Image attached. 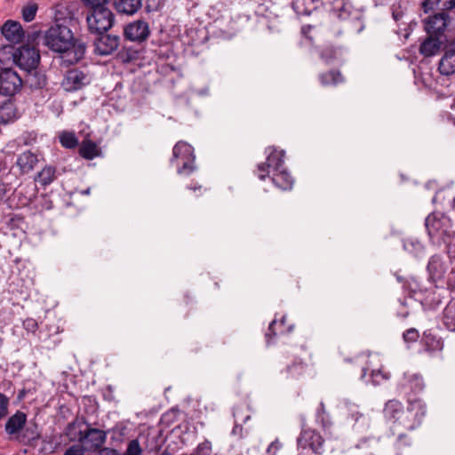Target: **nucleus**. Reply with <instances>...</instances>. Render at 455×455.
Returning <instances> with one entry per match:
<instances>
[{"label":"nucleus","mask_w":455,"mask_h":455,"mask_svg":"<svg viewBox=\"0 0 455 455\" xmlns=\"http://www.w3.org/2000/svg\"><path fill=\"white\" fill-rule=\"evenodd\" d=\"M66 20L51 26L43 36V44L51 51L61 54L64 62L68 65L77 63L85 54L86 44L81 39L76 38Z\"/></svg>","instance_id":"obj_1"},{"label":"nucleus","mask_w":455,"mask_h":455,"mask_svg":"<svg viewBox=\"0 0 455 455\" xmlns=\"http://www.w3.org/2000/svg\"><path fill=\"white\" fill-rule=\"evenodd\" d=\"M407 407L397 399L388 400L383 408L384 418L393 424L394 427H401L411 431L419 427L427 414L425 403L419 398L409 396Z\"/></svg>","instance_id":"obj_2"},{"label":"nucleus","mask_w":455,"mask_h":455,"mask_svg":"<svg viewBox=\"0 0 455 455\" xmlns=\"http://www.w3.org/2000/svg\"><path fill=\"white\" fill-rule=\"evenodd\" d=\"M331 17L330 31L334 36L342 33L359 34L364 28L363 12L354 8L347 0H333Z\"/></svg>","instance_id":"obj_3"},{"label":"nucleus","mask_w":455,"mask_h":455,"mask_svg":"<svg viewBox=\"0 0 455 455\" xmlns=\"http://www.w3.org/2000/svg\"><path fill=\"white\" fill-rule=\"evenodd\" d=\"M425 227L432 243H446L455 234V223L446 214L432 212L425 220Z\"/></svg>","instance_id":"obj_4"},{"label":"nucleus","mask_w":455,"mask_h":455,"mask_svg":"<svg viewBox=\"0 0 455 455\" xmlns=\"http://www.w3.org/2000/svg\"><path fill=\"white\" fill-rule=\"evenodd\" d=\"M40 37L39 31L28 34L26 44L17 48L14 63L23 71L36 69L40 61L39 51L36 48V40Z\"/></svg>","instance_id":"obj_5"},{"label":"nucleus","mask_w":455,"mask_h":455,"mask_svg":"<svg viewBox=\"0 0 455 455\" xmlns=\"http://www.w3.org/2000/svg\"><path fill=\"white\" fill-rule=\"evenodd\" d=\"M86 22L90 34L108 32L115 22V14L109 8L88 11Z\"/></svg>","instance_id":"obj_6"},{"label":"nucleus","mask_w":455,"mask_h":455,"mask_svg":"<svg viewBox=\"0 0 455 455\" xmlns=\"http://www.w3.org/2000/svg\"><path fill=\"white\" fill-rule=\"evenodd\" d=\"M195 160L194 148L191 145L182 140L175 144L172 162L176 164L178 169L193 171L196 168Z\"/></svg>","instance_id":"obj_7"},{"label":"nucleus","mask_w":455,"mask_h":455,"mask_svg":"<svg viewBox=\"0 0 455 455\" xmlns=\"http://www.w3.org/2000/svg\"><path fill=\"white\" fill-rule=\"evenodd\" d=\"M448 295L449 292L443 283H430V286L424 290V295L419 300L426 307L435 309L448 298Z\"/></svg>","instance_id":"obj_8"},{"label":"nucleus","mask_w":455,"mask_h":455,"mask_svg":"<svg viewBox=\"0 0 455 455\" xmlns=\"http://www.w3.org/2000/svg\"><path fill=\"white\" fill-rule=\"evenodd\" d=\"M94 51L99 55H108L117 50L120 45V36L108 32L93 33Z\"/></svg>","instance_id":"obj_9"},{"label":"nucleus","mask_w":455,"mask_h":455,"mask_svg":"<svg viewBox=\"0 0 455 455\" xmlns=\"http://www.w3.org/2000/svg\"><path fill=\"white\" fill-rule=\"evenodd\" d=\"M107 432L99 428L92 427L89 424L84 427L82 439H79L80 445H83L87 451L95 452L102 448L106 442Z\"/></svg>","instance_id":"obj_10"},{"label":"nucleus","mask_w":455,"mask_h":455,"mask_svg":"<svg viewBox=\"0 0 455 455\" xmlns=\"http://www.w3.org/2000/svg\"><path fill=\"white\" fill-rule=\"evenodd\" d=\"M0 93L13 95L19 92L23 84V78L11 68H5L0 73Z\"/></svg>","instance_id":"obj_11"},{"label":"nucleus","mask_w":455,"mask_h":455,"mask_svg":"<svg viewBox=\"0 0 455 455\" xmlns=\"http://www.w3.org/2000/svg\"><path fill=\"white\" fill-rule=\"evenodd\" d=\"M90 84L88 74L78 68H72L66 72L61 82L67 92H75Z\"/></svg>","instance_id":"obj_12"},{"label":"nucleus","mask_w":455,"mask_h":455,"mask_svg":"<svg viewBox=\"0 0 455 455\" xmlns=\"http://www.w3.org/2000/svg\"><path fill=\"white\" fill-rule=\"evenodd\" d=\"M150 35L148 22L138 20L127 24L124 28V36L126 40L137 43L147 41Z\"/></svg>","instance_id":"obj_13"},{"label":"nucleus","mask_w":455,"mask_h":455,"mask_svg":"<svg viewBox=\"0 0 455 455\" xmlns=\"http://www.w3.org/2000/svg\"><path fill=\"white\" fill-rule=\"evenodd\" d=\"M324 440L319 433L313 429L302 430L297 439L298 447L300 449H311L315 453H322Z\"/></svg>","instance_id":"obj_14"},{"label":"nucleus","mask_w":455,"mask_h":455,"mask_svg":"<svg viewBox=\"0 0 455 455\" xmlns=\"http://www.w3.org/2000/svg\"><path fill=\"white\" fill-rule=\"evenodd\" d=\"M401 387L404 393L407 401L409 396L416 398L415 395L421 393L425 388V383L421 375L417 373L405 372Z\"/></svg>","instance_id":"obj_15"},{"label":"nucleus","mask_w":455,"mask_h":455,"mask_svg":"<svg viewBox=\"0 0 455 455\" xmlns=\"http://www.w3.org/2000/svg\"><path fill=\"white\" fill-rule=\"evenodd\" d=\"M430 283H443L446 266L441 255L431 256L427 266Z\"/></svg>","instance_id":"obj_16"},{"label":"nucleus","mask_w":455,"mask_h":455,"mask_svg":"<svg viewBox=\"0 0 455 455\" xmlns=\"http://www.w3.org/2000/svg\"><path fill=\"white\" fill-rule=\"evenodd\" d=\"M41 438V432L39 426L35 420L26 423L24 428L20 431L19 435L13 437L14 440L23 445L35 448L37 441Z\"/></svg>","instance_id":"obj_17"},{"label":"nucleus","mask_w":455,"mask_h":455,"mask_svg":"<svg viewBox=\"0 0 455 455\" xmlns=\"http://www.w3.org/2000/svg\"><path fill=\"white\" fill-rule=\"evenodd\" d=\"M449 23V14L444 12H438L425 20V29L430 35L438 36L446 30Z\"/></svg>","instance_id":"obj_18"},{"label":"nucleus","mask_w":455,"mask_h":455,"mask_svg":"<svg viewBox=\"0 0 455 455\" xmlns=\"http://www.w3.org/2000/svg\"><path fill=\"white\" fill-rule=\"evenodd\" d=\"M1 33L12 44H18L25 38V32L20 22L7 20L1 27Z\"/></svg>","instance_id":"obj_19"},{"label":"nucleus","mask_w":455,"mask_h":455,"mask_svg":"<svg viewBox=\"0 0 455 455\" xmlns=\"http://www.w3.org/2000/svg\"><path fill=\"white\" fill-rule=\"evenodd\" d=\"M26 423L27 414L23 411H17L12 416H11L4 426L5 432L11 435L10 439H13V437L19 435Z\"/></svg>","instance_id":"obj_20"},{"label":"nucleus","mask_w":455,"mask_h":455,"mask_svg":"<svg viewBox=\"0 0 455 455\" xmlns=\"http://www.w3.org/2000/svg\"><path fill=\"white\" fill-rule=\"evenodd\" d=\"M87 424L84 417L76 416L72 422L67 425L64 434L70 442H79V439H82Z\"/></svg>","instance_id":"obj_21"},{"label":"nucleus","mask_w":455,"mask_h":455,"mask_svg":"<svg viewBox=\"0 0 455 455\" xmlns=\"http://www.w3.org/2000/svg\"><path fill=\"white\" fill-rule=\"evenodd\" d=\"M438 69L443 76H451L455 74V46L453 43L442 56Z\"/></svg>","instance_id":"obj_22"},{"label":"nucleus","mask_w":455,"mask_h":455,"mask_svg":"<svg viewBox=\"0 0 455 455\" xmlns=\"http://www.w3.org/2000/svg\"><path fill=\"white\" fill-rule=\"evenodd\" d=\"M265 154V165L267 169H272V171H278L280 168H282L285 156L283 150H278L275 148L269 147L266 149Z\"/></svg>","instance_id":"obj_23"},{"label":"nucleus","mask_w":455,"mask_h":455,"mask_svg":"<svg viewBox=\"0 0 455 455\" xmlns=\"http://www.w3.org/2000/svg\"><path fill=\"white\" fill-rule=\"evenodd\" d=\"M293 331L292 324H286V315H283L280 318H275L269 324L268 331L266 337L268 339L271 336L289 334Z\"/></svg>","instance_id":"obj_24"},{"label":"nucleus","mask_w":455,"mask_h":455,"mask_svg":"<svg viewBox=\"0 0 455 455\" xmlns=\"http://www.w3.org/2000/svg\"><path fill=\"white\" fill-rule=\"evenodd\" d=\"M25 76L23 83L28 84L31 89H42L47 84V79L44 74L36 69L24 71Z\"/></svg>","instance_id":"obj_25"},{"label":"nucleus","mask_w":455,"mask_h":455,"mask_svg":"<svg viewBox=\"0 0 455 455\" xmlns=\"http://www.w3.org/2000/svg\"><path fill=\"white\" fill-rule=\"evenodd\" d=\"M113 5L119 13L133 15L142 7V0H113Z\"/></svg>","instance_id":"obj_26"},{"label":"nucleus","mask_w":455,"mask_h":455,"mask_svg":"<svg viewBox=\"0 0 455 455\" xmlns=\"http://www.w3.org/2000/svg\"><path fill=\"white\" fill-rule=\"evenodd\" d=\"M270 180L276 188L282 190L291 189L294 183V180L290 172H273Z\"/></svg>","instance_id":"obj_27"},{"label":"nucleus","mask_w":455,"mask_h":455,"mask_svg":"<svg viewBox=\"0 0 455 455\" xmlns=\"http://www.w3.org/2000/svg\"><path fill=\"white\" fill-rule=\"evenodd\" d=\"M38 163L37 156L30 151L24 152L17 160V164L20 166L21 171H31L34 168H38Z\"/></svg>","instance_id":"obj_28"},{"label":"nucleus","mask_w":455,"mask_h":455,"mask_svg":"<svg viewBox=\"0 0 455 455\" xmlns=\"http://www.w3.org/2000/svg\"><path fill=\"white\" fill-rule=\"evenodd\" d=\"M100 153L97 144L91 140H85L82 142L79 148V155L87 160H92L94 157L98 156Z\"/></svg>","instance_id":"obj_29"},{"label":"nucleus","mask_w":455,"mask_h":455,"mask_svg":"<svg viewBox=\"0 0 455 455\" xmlns=\"http://www.w3.org/2000/svg\"><path fill=\"white\" fill-rule=\"evenodd\" d=\"M426 350L429 352L441 351L443 347V342L441 339L433 335L430 331H425L421 339Z\"/></svg>","instance_id":"obj_30"},{"label":"nucleus","mask_w":455,"mask_h":455,"mask_svg":"<svg viewBox=\"0 0 455 455\" xmlns=\"http://www.w3.org/2000/svg\"><path fill=\"white\" fill-rule=\"evenodd\" d=\"M443 323L449 331H455V301H450L445 307Z\"/></svg>","instance_id":"obj_31"},{"label":"nucleus","mask_w":455,"mask_h":455,"mask_svg":"<svg viewBox=\"0 0 455 455\" xmlns=\"http://www.w3.org/2000/svg\"><path fill=\"white\" fill-rule=\"evenodd\" d=\"M439 49L440 42L437 39L428 37L420 44L419 52L426 57H431L435 55Z\"/></svg>","instance_id":"obj_32"},{"label":"nucleus","mask_w":455,"mask_h":455,"mask_svg":"<svg viewBox=\"0 0 455 455\" xmlns=\"http://www.w3.org/2000/svg\"><path fill=\"white\" fill-rule=\"evenodd\" d=\"M406 286L411 293L417 297L419 300L424 295V290L427 289V287H424L422 281L415 276H411L406 281Z\"/></svg>","instance_id":"obj_33"},{"label":"nucleus","mask_w":455,"mask_h":455,"mask_svg":"<svg viewBox=\"0 0 455 455\" xmlns=\"http://www.w3.org/2000/svg\"><path fill=\"white\" fill-rule=\"evenodd\" d=\"M59 139L61 146L68 149H74L79 145L78 139L73 132L64 131Z\"/></svg>","instance_id":"obj_34"},{"label":"nucleus","mask_w":455,"mask_h":455,"mask_svg":"<svg viewBox=\"0 0 455 455\" xmlns=\"http://www.w3.org/2000/svg\"><path fill=\"white\" fill-rule=\"evenodd\" d=\"M341 410L343 411L344 415L355 421H357L359 418L363 417V414L360 413L358 410V405L347 400L342 402Z\"/></svg>","instance_id":"obj_35"},{"label":"nucleus","mask_w":455,"mask_h":455,"mask_svg":"<svg viewBox=\"0 0 455 455\" xmlns=\"http://www.w3.org/2000/svg\"><path fill=\"white\" fill-rule=\"evenodd\" d=\"M403 248L415 257H421L424 254V246L417 239H406L403 241Z\"/></svg>","instance_id":"obj_36"},{"label":"nucleus","mask_w":455,"mask_h":455,"mask_svg":"<svg viewBox=\"0 0 455 455\" xmlns=\"http://www.w3.org/2000/svg\"><path fill=\"white\" fill-rule=\"evenodd\" d=\"M305 371V364L301 361H295L291 364L287 365L283 373L286 378H297Z\"/></svg>","instance_id":"obj_37"},{"label":"nucleus","mask_w":455,"mask_h":455,"mask_svg":"<svg viewBox=\"0 0 455 455\" xmlns=\"http://www.w3.org/2000/svg\"><path fill=\"white\" fill-rule=\"evenodd\" d=\"M15 118V111L12 103H4L0 108V124H6Z\"/></svg>","instance_id":"obj_38"},{"label":"nucleus","mask_w":455,"mask_h":455,"mask_svg":"<svg viewBox=\"0 0 455 455\" xmlns=\"http://www.w3.org/2000/svg\"><path fill=\"white\" fill-rule=\"evenodd\" d=\"M320 81L323 85H336L342 82L339 72L330 71L320 75Z\"/></svg>","instance_id":"obj_39"},{"label":"nucleus","mask_w":455,"mask_h":455,"mask_svg":"<svg viewBox=\"0 0 455 455\" xmlns=\"http://www.w3.org/2000/svg\"><path fill=\"white\" fill-rule=\"evenodd\" d=\"M316 422L319 423L323 429L331 426V420L328 413L325 411L323 402H321L315 414Z\"/></svg>","instance_id":"obj_40"},{"label":"nucleus","mask_w":455,"mask_h":455,"mask_svg":"<svg viewBox=\"0 0 455 455\" xmlns=\"http://www.w3.org/2000/svg\"><path fill=\"white\" fill-rule=\"evenodd\" d=\"M56 172H37L34 177L36 185L39 184L44 188L51 184L57 177Z\"/></svg>","instance_id":"obj_41"},{"label":"nucleus","mask_w":455,"mask_h":455,"mask_svg":"<svg viewBox=\"0 0 455 455\" xmlns=\"http://www.w3.org/2000/svg\"><path fill=\"white\" fill-rule=\"evenodd\" d=\"M392 16L396 22H401L403 25H407V13L406 8L403 7L401 4H393L392 6Z\"/></svg>","instance_id":"obj_42"},{"label":"nucleus","mask_w":455,"mask_h":455,"mask_svg":"<svg viewBox=\"0 0 455 455\" xmlns=\"http://www.w3.org/2000/svg\"><path fill=\"white\" fill-rule=\"evenodd\" d=\"M14 44H4L0 47V62L4 63L6 60H12L14 62V56H16L17 48Z\"/></svg>","instance_id":"obj_43"},{"label":"nucleus","mask_w":455,"mask_h":455,"mask_svg":"<svg viewBox=\"0 0 455 455\" xmlns=\"http://www.w3.org/2000/svg\"><path fill=\"white\" fill-rule=\"evenodd\" d=\"M140 52L132 48L125 46L119 52L118 56L123 62H132L139 58Z\"/></svg>","instance_id":"obj_44"},{"label":"nucleus","mask_w":455,"mask_h":455,"mask_svg":"<svg viewBox=\"0 0 455 455\" xmlns=\"http://www.w3.org/2000/svg\"><path fill=\"white\" fill-rule=\"evenodd\" d=\"M390 378L389 372L384 371L382 369L372 370L371 374V383L375 386L380 385L383 381Z\"/></svg>","instance_id":"obj_45"},{"label":"nucleus","mask_w":455,"mask_h":455,"mask_svg":"<svg viewBox=\"0 0 455 455\" xmlns=\"http://www.w3.org/2000/svg\"><path fill=\"white\" fill-rule=\"evenodd\" d=\"M38 6L36 3L28 4L22 8V18L25 21L29 22L36 17Z\"/></svg>","instance_id":"obj_46"},{"label":"nucleus","mask_w":455,"mask_h":455,"mask_svg":"<svg viewBox=\"0 0 455 455\" xmlns=\"http://www.w3.org/2000/svg\"><path fill=\"white\" fill-rule=\"evenodd\" d=\"M84 6L88 8V11L98 9L108 8V4L112 0H82Z\"/></svg>","instance_id":"obj_47"},{"label":"nucleus","mask_w":455,"mask_h":455,"mask_svg":"<svg viewBox=\"0 0 455 455\" xmlns=\"http://www.w3.org/2000/svg\"><path fill=\"white\" fill-rule=\"evenodd\" d=\"M124 455H142V449L138 439L132 440Z\"/></svg>","instance_id":"obj_48"},{"label":"nucleus","mask_w":455,"mask_h":455,"mask_svg":"<svg viewBox=\"0 0 455 455\" xmlns=\"http://www.w3.org/2000/svg\"><path fill=\"white\" fill-rule=\"evenodd\" d=\"M212 451L211 443L207 440L199 443L196 451L190 455H209Z\"/></svg>","instance_id":"obj_49"},{"label":"nucleus","mask_w":455,"mask_h":455,"mask_svg":"<svg viewBox=\"0 0 455 455\" xmlns=\"http://www.w3.org/2000/svg\"><path fill=\"white\" fill-rule=\"evenodd\" d=\"M9 398L0 393V419L5 418L8 415Z\"/></svg>","instance_id":"obj_50"},{"label":"nucleus","mask_w":455,"mask_h":455,"mask_svg":"<svg viewBox=\"0 0 455 455\" xmlns=\"http://www.w3.org/2000/svg\"><path fill=\"white\" fill-rule=\"evenodd\" d=\"M403 338L405 342H415L419 338V333L415 328H410L403 332Z\"/></svg>","instance_id":"obj_51"},{"label":"nucleus","mask_w":455,"mask_h":455,"mask_svg":"<svg viewBox=\"0 0 455 455\" xmlns=\"http://www.w3.org/2000/svg\"><path fill=\"white\" fill-rule=\"evenodd\" d=\"M339 54H340V52L336 49L326 48L324 51H323L321 57L326 62H330L331 60L337 58L338 55H339Z\"/></svg>","instance_id":"obj_52"},{"label":"nucleus","mask_w":455,"mask_h":455,"mask_svg":"<svg viewBox=\"0 0 455 455\" xmlns=\"http://www.w3.org/2000/svg\"><path fill=\"white\" fill-rule=\"evenodd\" d=\"M87 451L83 445L74 444L66 450L64 455H84V452Z\"/></svg>","instance_id":"obj_53"},{"label":"nucleus","mask_w":455,"mask_h":455,"mask_svg":"<svg viewBox=\"0 0 455 455\" xmlns=\"http://www.w3.org/2000/svg\"><path fill=\"white\" fill-rule=\"evenodd\" d=\"M161 5V0H145V11L148 13L156 12Z\"/></svg>","instance_id":"obj_54"},{"label":"nucleus","mask_w":455,"mask_h":455,"mask_svg":"<svg viewBox=\"0 0 455 455\" xmlns=\"http://www.w3.org/2000/svg\"><path fill=\"white\" fill-rule=\"evenodd\" d=\"M444 285L447 291L449 290L455 291V270H451L447 276L446 281H444Z\"/></svg>","instance_id":"obj_55"},{"label":"nucleus","mask_w":455,"mask_h":455,"mask_svg":"<svg viewBox=\"0 0 455 455\" xmlns=\"http://www.w3.org/2000/svg\"><path fill=\"white\" fill-rule=\"evenodd\" d=\"M282 448V443L278 439L273 441L267 447L266 453L267 455H276V452Z\"/></svg>","instance_id":"obj_56"},{"label":"nucleus","mask_w":455,"mask_h":455,"mask_svg":"<svg viewBox=\"0 0 455 455\" xmlns=\"http://www.w3.org/2000/svg\"><path fill=\"white\" fill-rule=\"evenodd\" d=\"M23 327L29 331L35 332L37 328L38 324L37 322L33 318H27L23 321Z\"/></svg>","instance_id":"obj_57"},{"label":"nucleus","mask_w":455,"mask_h":455,"mask_svg":"<svg viewBox=\"0 0 455 455\" xmlns=\"http://www.w3.org/2000/svg\"><path fill=\"white\" fill-rule=\"evenodd\" d=\"M23 221H24V217L21 215L16 214L14 216H12V218H10V220L8 221V226L11 227L12 228H19L20 223L23 222Z\"/></svg>","instance_id":"obj_58"},{"label":"nucleus","mask_w":455,"mask_h":455,"mask_svg":"<svg viewBox=\"0 0 455 455\" xmlns=\"http://www.w3.org/2000/svg\"><path fill=\"white\" fill-rule=\"evenodd\" d=\"M441 0H425L423 2V7L425 9V12L433 10L436 6H438Z\"/></svg>","instance_id":"obj_59"},{"label":"nucleus","mask_w":455,"mask_h":455,"mask_svg":"<svg viewBox=\"0 0 455 455\" xmlns=\"http://www.w3.org/2000/svg\"><path fill=\"white\" fill-rule=\"evenodd\" d=\"M98 451V455H121L116 450L108 447H102Z\"/></svg>","instance_id":"obj_60"},{"label":"nucleus","mask_w":455,"mask_h":455,"mask_svg":"<svg viewBox=\"0 0 455 455\" xmlns=\"http://www.w3.org/2000/svg\"><path fill=\"white\" fill-rule=\"evenodd\" d=\"M443 10H453L455 9V0H447L443 4Z\"/></svg>","instance_id":"obj_61"},{"label":"nucleus","mask_w":455,"mask_h":455,"mask_svg":"<svg viewBox=\"0 0 455 455\" xmlns=\"http://www.w3.org/2000/svg\"><path fill=\"white\" fill-rule=\"evenodd\" d=\"M398 443L401 444L402 443H403L404 444H409V439H408V436L403 434V433H399L398 434Z\"/></svg>","instance_id":"obj_62"},{"label":"nucleus","mask_w":455,"mask_h":455,"mask_svg":"<svg viewBox=\"0 0 455 455\" xmlns=\"http://www.w3.org/2000/svg\"><path fill=\"white\" fill-rule=\"evenodd\" d=\"M6 191H7L6 185L3 182H0V201L4 198Z\"/></svg>","instance_id":"obj_63"},{"label":"nucleus","mask_w":455,"mask_h":455,"mask_svg":"<svg viewBox=\"0 0 455 455\" xmlns=\"http://www.w3.org/2000/svg\"><path fill=\"white\" fill-rule=\"evenodd\" d=\"M397 315L401 318L404 319L410 315V312L408 310L403 309L402 311H399Z\"/></svg>","instance_id":"obj_64"}]
</instances>
